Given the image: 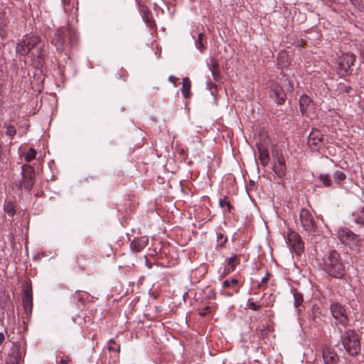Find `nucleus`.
Listing matches in <instances>:
<instances>
[{"instance_id":"obj_1","label":"nucleus","mask_w":364,"mask_h":364,"mask_svg":"<svg viewBox=\"0 0 364 364\" xmlns=\"http://www.w3.org/2000/svg\"><path fill=\"white\" fill-rule=\"evenodd\" d=\"M321 268L335 278H341L345 274V268L338 252L336 250L331 251L324 256L320 263Z\"/></svg>"},{"instance_id":"obj_2","label":"nucleus","mask_w":364,"mask_h":364,"mask_svg":"<svg viewBox=\"0 0 364 364\" xmlns=\"http://www.w3.org/2000/svg\"><path fill=\"white\" fill-rule=\"evenodd\" d=\"M341 343L346 352L352 356L358 354L360 350V343L358 335L355 331L348 329L341 337Z\"/></svg>"},{"instance_id":"obj_3","label":"nucleus","mask_w":364,"mask_h":364,"mask_svg":"<svg viewBox=\"0 0 364 364\" xmlns=\"http://www.w3.org/2000/svg\"><path fill=\"white\" fill-rule=\"evenodd\" d=\"M39 43V37L36 36H25L23 39L17 45L16 52L21 55H26Z\"/></svg>"},{"instance_id":"obj_4","label":"nucleus","mask_w":364,"mask_h":364,"mask_svg":"<svg viewBox=\"0 0 364 364\" xmlns=\"http://www.w3.org/2000/svg\"><path fill=\"white\" fill-rule=\"evenodd\" d=\"M299 219L304 230L313 234L316 232L317 225H316L312 215L308 210L302 208L300 210Z\"/></svg>"},{"instance_id":"obj_5","label":"nucleus","mask_w":364,"mask_h":364,"mask_svg":"<svg viewBox=\"0 0 364 364\" xmlns=\"http://www.w3.org/2000/svg\"><path fill=\"white\" fill-rule=\"evenodd\" d=\"M338 236L341 242L349 247H355L360 245L359 237L348 229H340L338 232Z\"/></svg>"},{"instance_id":"obj_6","label":"nucleus","mask_w":364,"mask_h":364,"mask_svg":"<svg viewBox=\"0 0 364 364\" xmlns=\"http://www.w3.org/2000/svg\"><path fill=\"white\" fill-rule=\"evenodd\" d=\"M331 311L333 316L343 326L348 323L346 310L341 304L334 302L331 305Z\"/></svg>"},{"instance_id":"obj_7","label":"nucleus","mask_w":364,"mask_h":364,"mask_svg":"<svg viewBox=\"0 0 364 364\" xmlns=\"http://www.w3.org/2000/svg\"><path fill=\"white\" fill-rule=\"evenodd\" d=\"M287 240L296 255H300L304 250V243L300 235L296 232L291 231L288 234Z\"/></svg>"},{"instance_id":"obj_8","label":"nucleus","mask_w":364,"mask_h":364,"mask_svg":"<svg viewBox=\"0 0 364 364\" xmlns=\"http://www.w3.org/2000/svg\"><path fill=\"white\" fill-rule=\"evenodd\" d=\"M355 60V55L352 53L343 54L338 60V68L343 73H347L350 70L351 65H353Z\"/></svg>"},{"instance_id":"obj_9","label":"nucleus","mask_w":364,"mask_h":364,"mask_svg":"<svg viewBox=\"0 0 364 364\" xmlns=\"http://www.w3.org/2000/svg\"><path fill=\"white\" fill-rule=\"evenodd\" d=\"M22 168V184L26 189H31L33 184V168L29 165L24 164Z\"/></svg>"},{"instance_id":"obj_10","label":"nucleus","mask_w":364,"mask_h":364,"mask_svg":"<svg viewBox=\"0 0 364 364\" xmlns=\"http://www.w3.org/2000/svg\"><path fill=\"white\" fill-rule=\"evenodd\" d=\"M23 306L25 312L30 314L33 308V291L31 286L28 284H26L23 294Z\"/></svg>"},{"instance_id":"obj_11","label":"nucleus","mask_w":364,"mask_h":364,"mask_svg":"<svg viewBox=\"0 0 364 364\" xmlns=\"http://www.w3.org/2000/svg\"><path fill=\"white\" fill-rule=\"evenodd\" d=\"M277 161L274 165V171L279 178H283L286 174L285 160L281 153L277 152L275 154Z\"/></svg>"},{"instance_id":"obj_12","label":"nucleus","mask_w":364,"mask_h":364,"mask_svg":"<svg viewBox=\"0 0 364 364\" xmlns=\"http://www.w3.org/2000/svg\"><path fill=\"white\" fill-rule=\"evenodd\" d=\"M24 353L20 346H15L11 353L9 355L6 364H20Z\"/></svg>"},{"instance_id":"obj_13","label":"nucleus","mask_w":364,"mask_h":364,"mask_svg":"<svg viewBox=\"0 0 364 364\" xmlns=\"http://www.w3.org/2000/svg\"><path fill=\"white\" fill-rule=\"evenodd\" d=\"M300 111L303 114L309 115L314 108L312 100L307 95H302L299 99Z\"/></svg>"},{"instance_id":"obj_14","label":"nucleus","mask_w":364,"mask_h":364,"mask_svg":"<svg viewBox=\"0 0 364 364\" xmlns=\"http://www.w3.org/2000/svg\"><path fill=\"white\" fill-rule=\"evenodd\" d=\"M271 90L273 92L275 100L279 105L282 104L285 101L286 95L280 85L273 82L271 85Z\"/></svg>"},{"instance_id":"obj_15","label":"nucleus","mask_w":364,"mask_h":364,"mask_svg":"<svg viewBox=\"0 0 364 364\" xmlns=\"http://www.w3.org/2000/svg\"><path fill=\"white\" fill-rule=\"evenodd\" d=\"M65 30V28H58L55 34V46L59 50L64 48Z\"/></svg>"},{"instance_id":"obj_16","label":"nucleus","mask_w":364,"mask_h":364,"mask_svg":"<svg viewBox=\"0 0 364 364\" xmlns=\"http://www.w3.org/2000/svg\"><path fill=\"white\" fill-rule=\"evenodd\" d=\"M323 358L325 364H334L338 359L336 352L331 348H326L323 350Z\"/></svg>"},{"instance_id":"obj_17","label":"nucleus","mask_w":364,"mask_h":364,"mask_svg":"<svg viewBox=\"0 0 364 364\" xmlns=\"http://www.w3.org/2000/svg\"><path fill=\"white\" fill-rule=\"evenodd\" d=\"M208 66L214 80H219L220 78V75L219 70V63L218 60L214 58H210V62L208 63Z\"/></svg>"},{"instance_id":"obj_18","label":"nucleus","mask_w":364,"mask_h":364,"mask_svg":"<svg viewBox=\"0 0 364 364\" xmlns=\"http://www.w3.org/2000/svg\"><path fill=\"white\" fill-rule=\"evenodd\" d=\"M323 139V135L321 133L317 130H313L309 135L308 137V143L309 146H318L320 142H321Z\"/></svg>"},{"instance_id":"obj_19","label":"nucleus","mask_w":364,"mask_h":364,"mask_svg":"<svg viewBox=\"0 0 364 364\" xmlns=\"http://www.w3.org/2000/svg\"><path fill=\"white\" fill-rule=\"evenodd\" d=\"M238 280L235 278L232 279L230 281L225 280L223 283V287L224 289L230 288L232 289L231 292L226 293L228 296H232L235 293H237L239 291Z\"/></svg>"},{"instance_id":"obj_20","label":"nucleus","mask_w":364,"mask_h":364,"mask_svg":"<svg viewBox=\"0 0 364 364\" xmlns=\"http://www.w3.org/2000/svg\"><path fill=\"white\" fill-rule=\"evenodd\" d=\"M259 151V159L263 166H266L269 161V151L264 146L259 145L257 146Z\"/></svg>"},{"instance_id":"obj_21","label":"nucleus","mask_w":364,"mask_h":364,"mask_svg":"<svg viewBox=\"0 0 364 364\" xmlns=\"http://www.w3.org/2000/svg\"><path fill=\"white\" fill-rule=\"evenodd\" d=\"M183 87H182V93L185 98H188L191 95V83L188 77H184L183 79Z\"/></svg>"},{"instance_id":"obj_22","label":"nucleus","mask_w":364,"mask_h":364,"mask_svg":"<svg viewBox=\"0 0 364 364\" xmlns=\"http://www.w3.org/2000/svg\"><path fill=\"white\" fill-rule=\"evenodd\" d=\"M240 264V258L237 255H234L228 259L227 269L228 272L235 270L237 265Z\"/></svg>"},{"instance_id":"obj_23","label":"nucleus","mask_w":364,"mask_h":364,"mask_svg":"<svg viewBox=\"0 0 364 364\" xmlns=\"http://www.w3.org/2000/svg\"><path fill=\"white\" fill-rule=\"evenodd\" d=\"M355 222L358 224H364V209L361 208L357 213H353Z\"/></svg>"},{"instance_id":"obj_24","label":"nucleus","mask_w":364,"mask_h":364,"mask_svg":"<svg viewBox=\"0 0 364 364\" xmlns=\"http://www.w3.org/2000/svg\"><path fill=\"white\" fill-rule=\"evenodd\" d=\"M319 180L322 182L325 187H331L332 181L328 174H320L318 176Z\"/></svg>"},{"instance_id":"obj_25","label":"nucleus","mask_w":364,"mask_h":364,"mask_svg":"<svg viewBox=\"0 0 364 364\" xmlns=\"http://www.w3.org/2000/svg\"><path fill=\"white\" fill-rule=\"evenodd\" d=\"M4 211L11 217H13L15 214L14 206L12 203L7 202L4 204Z\"/></svg>"},{"instance_id":"obj_26","label":"nucleus","mask_w":364,"mask_h":364,"mask_svg":"<svg viewBox=\"0 0 364 364\" xmlns=\"http://www.w3.org/2000/svg\"><path fill=\"white\" fill-rule=\"evenodd\" d=\"M36 151L33 148H30L25 156V160L27 162L31 161L33 159L36 158Z\"/></svg>"},{"instance_id":"obj_27","label":"nucleus","mask_w":364,"mask_h":364,"mask_svg":"<svg viewBox=\"0 0 364 364\" xmlns=\"http://www.w3.org/2000/svg\"><path fill=\"white\" fill-rule=\"evenodd\" d=\"M204 39V35L202 33H200L198 36V38L196 42V47L200 50L203 51L205 49V46H203V41Z\"/></svg>"},{"instance_id":"obj_28","label":"nucleus","mask_w":364,"mask_h":364,"mask_svg":"<svg viewBox=\"0 0 364 364\" xmlns=\"http://www.w3.org/2000/svg\"><path fill=\"white\" fill-rule=\"evenodd\" d=\"M65 34L67 33L69 34V38H70V43H73L76 39L75 31L70 27H68V28H65Z\"/></svg>"},{"instance_id":"obj_29","label":"nucleus","mask_w":364,"mask_h":364,"mask_svg":"<svg viewBox=\"0 0 364 364\" xmlns=\"http://www.w3.org/2000/svg\"><path fill=\"white\" fill-rule=\"evenodd\" d=\"M219 204L222 208L227 206L229 212H231V210L233 208L232 205H231L230 201L228 200L226 197L220 198L219 200Z\"/></svg>"},{"instance_id":"obj_30","label":"nucleus","mask_w":364,"mask_h":364,"mask_svg":"<svg viewBox=\"0 0 364 364\" xmlns=\"http://www.w3.org/2000/svg\"><path fill=\"white\" fill-rule=\"evenodd\" d=\"M6 127V134L9 136L13 137L16 134L15 127L12 125L5 126Z\"/></svg>"},{"instance_id":"obj_31","label":"nucleus","mask_w":364,"mask_h":364,"mask_svg":"<svg viewBox=\"0 0 364 364\" xmlns=\"http://www.w3.org/2000/svg\"><path fill=\"white\" fill-rule=\"evenodd\" d=\"M333 177L336 180L341 181L346 178V175L341 171H336L333 175Z\"/></svg>"},{"instance_id":"obj_32","label":"nucleus","mask_w":364,"mask_h":364,"mask_svg":"<svg viewBox=\"0 0 364 364\" xmlns=\"http://www.w3.org/2000/svg\"><path fill=\"white\" fill-rule=\"evenodd\" d=\"M248 307H249V309H252L254 311H258L259 309H260L261 306L252 301V302L248 303Z\"/></svg>"},{"instance_id":"obj_33","label":"nucleus","mask_w":364,"mask_h":364,"mask_svg":"<svg viewBox=\"0 0 364 364\" xmlns=\"http://www.w3.org/2000/svg\"><path fill=\"white\" fill-rule=\"evenodd\" d=\"M294 299H295L294 305L296 307L298 306H299L303 301V299L301 295H294Z\"/></svg>"},{"instance_id":"obj_34","label":"nucleus","mask_w":364,"mask_h":364,"mask_svg":"<svg viewBox=\"0 0 364 364\" xmlns=\"http://www.w3.org/2000/svg\"><path fill=\"white\" fill-rule=\"evenodd\" d=\"M70 361V359L68 356H63L58 362V364H68Z\"/></svg>"},{"instance_id":"obj_35","label":"nucleus","mask_w":364,"mask_h":364,"mask_svg":"<svg viewBox=\"0 0 364 364\" xmlns=\"http://www.w3.org/2000/svg\"><path fill=\"white\" fill-rule=\"evenodd\" d=\"M211 311V307L210 306H206L203 309V311L200 313V314L203 316L208 315Z\"/></svg>"},{"instance_id":"obj_36","label":"nucleus","mask_w":364,"mask_h":364,"mask_svg":"<svg viewBox=\"0 0 364 364\" xmlns=\"http://www.w3.org/2000/svg\"><path fill=\"white\" fill-rule=\"evenodd\" d=\"M217 237L218 242H220V246H223L226 242V238L224 240H223V235L221 233L218 234Z\"/></svg>"},{"instance_id":"obj_37","label":"nucleus","mask_w":364,"mask_h":364,"mask_svg":"<svg viewBox=\"0 0 364 364\" xmlns=\"http://www.w3.org/2000/svg\"><path fill=\"white\" fill-rule=\"evenodd\" d=\"M177 80H178V78H177V77H175V76H173V75H171V76H169V77H168V80H169L171 82L174 83V84H175V82H176V81Z\"/></svg>"},{"instance_id":"obj_38","label":"nucleus","mask_w":364,"mask_h":364,"mask_svg":"<svg viewBox=\"0 0 364 364\" xmlns=\"http://www.w3.org/2000/svg\"><path fill=\"white\" fill-rule=\"evenodd\" d=\"M4 340H5L4 334L3 333L0 332V346L3 343Z\"/></svg>"},{"instance_id":"obj_39","label":"nucleus","mask_w":364,"mask_h":364,"mask_svg":"<svg viewBox=\"0 0 364 364\" xmlns=\"http://www.w3.org/2000/svg\"><path fill=\"white\" fill-rule=\"evenodd\" d=\"M267 280H268V277H264V278H262L261 283L264 284L267 282Z\"/></svg>"},{"instance_id":"obj_40","label":"nucleus","mask_w":364,"mask_h":364,"mask_svg":"<svg viewBox=\"0 0 364 364\" xmlns=\"http://www.w3.org/2000/svg\"><path fill=\"white\" fill-rule=\"evenodd\" d=\"M108 350H109V351L114 350V348H113V347H112V346H109V347H108Z\"/></svg>"},{"instance_id":"obj_41","label":"nucleus","mask_w":364,"mask_h":364,"mask_svg":"<svg viewBox=\"0 0 364 364\" xmlns=\"http://www.w3.org/2000/svg\"><path fill=\"white\" fill-rule=\"evenodd\" d=\"M65 4H68L70 0H63Z\"/></svg>"},{"instance_id":"obj_42","label":"nucleus","mask_w":364,"mask_h":364,"mask_svg":"<svg viewBox=\"0 0 364 364\" xmlns=\"http://www.w3.org/2000/svg\"><path fill=\"white\" fill-rule=\"evenodd\" d=\"M285 55V53H280V58H282L283 57V55Z\"/></svg>"},{"instance_id":"obj_43","label":"nucleus","mask_w":364,"mask_h":364,"mask_svg":"<svg viewBox=\"0 0 364 364\" xmlns=\"http://www.w3.org/2000/svg\"><path fill=\"white\" fill-rule=\"evenodd\" d=\"M184 153V150L183 149H181V154H183Z\"/></svg>"},{"instance_id":"obj_44","label":"nucleus","mask_w":364,"mask_h":364,"mask_svg":"<svg viewBox=\"0 0 364 364\" xmlns=\"http://www.w3.org/2000/svg\"><path fill=\"white\" fill-rule=\"evenodd\" d=\"M350 89V87L346 88V92H348V90H349Z\"/></svg>"},{"instance_id":"obj_45","label":"nucleus","mask_w":364,"mask_h":364,"mask_svg":"<svg viewBox=\"0 0 364 364\" xmlns=\"http://www.w3.org/2000/svg\"><path fill=\"white\" fill-rule=\"evenodd\" d=\"M363 55H364V53H363Z\"/></svg>"}]
</instances>
